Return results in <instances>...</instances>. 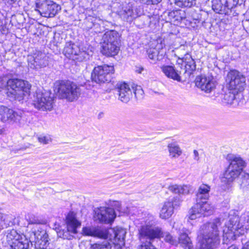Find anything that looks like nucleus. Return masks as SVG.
<instances>
[{
    "label": "nucleus",
    "mask_w": 249,
    "mask_h": 249,
    "mask_svg": "<svg viewBox=\"0 0 249 249\" xmlns=\"http://www.w3.org/2000/svg\"><path fill=\"white\" fill-rule=\"evenodd\" d=\"M119 34L115 30L107 31L103 36L101 43L120 44Z\"/></svg>",
    "instance_id": "393cba45"
},
{
    "label": "nucleus",
    "mask_w": 249,
    "mask_h": 249,
    "mask_svg": "<svg viewBox=\"0 0 249 249\" xmlns=\"http://www.w3.org/2000/svg\"><path fill=\"white\" fill-rule=\"evenodd\" d=\"M21 234L18 233V231L14 229L8 230L5 232L6 241L10 246L21 237Z\"/></svg>",
    "instance_id": "2f4dec72"
},
{
    "label": "nucleus",
    "mask_w": 249,
    "mask_h": 249,
    "mask_svg": "<svg viewBox=\"0 0 249 249\" xmlns=\"http://www.w3.org/2000/svg\"><path fill=\"white\" fill-rule=\"evenodd\" d=\"M142 218L138 219L141 225L139 228V238L142 244L139 249H156L151 243L155 238H159L163 233L161 229L154 225V216L146 212L143 213Z\"/></svg>",
    "instance_id": "20e7f679"
},
{
    "label": "nucleus",
    "mask_w": 249,
    "mask_h": 249,
    "mask_svg": "<svg viewBox=\"0 0 249 249\" xmlns=\"http://www.w3.org/2000/svg\"><path fill=\"white\" fill-rule=\"evenodd\" d=\"M66 222L67 224V231L63 232V238H67L69 240L73 238L72 235L67 236L68 232L72 234L77 233V228L81 226V222L77 219L76 213L73 212H70L66 216Z\"/></svg>",
    "instance_id": "f3484780"
},
{
    "label": "nucleus",
    "mask_w": 249,
    "mask_h": 249,
    "mask_svg": "<svg viewBox=\"0 0 249 249\" xmlns=\"http://www.w3.org/2000/svg\"><path fill=\"white\" fill-rule=\"evenodd\" d=\"M187 230L184 228H182L179 230V237L178 239L173 237L169 233H165L162 234L164 237V240L172 245L177 246L178 244L184 249H194L192 241L188 236L187 233Z\"/></svg>",
    "instance_id": "6e6552de"
},
{
    "label": "nucleus",
    "mask_w": 249,
    "mask_h": 249,
    "mask_svg": "<svg viewBox=\"0 0 249 249\" xmlns=\"http://www.w3.org/2000/svg\"><path fill=\"white\" fill-rule=\"evenodd\" d=\"M118 99L121 102L127 103L132 97V92L128 84L125 83H120L117 88Z\"/></svg>",
    "instance_id": "5701e85b"
},
{
    "label": "nucleus",
    "mask_w": 249,
    "mask_h": 249,
    "mask_svg": "<svg viewBox=\"0 0 249 249\" xmlns=\"http://www.w3.org/2000/svg\"><path fill=\"white\" fill-rule=\"evenodd\" d=\"M195 0H175L176 5L180 7H191L192 6Z\"/></svg>",
    "instance_id": "58836bf2"
},
{
    "label": "nucleus",
    "mask_w": 249,
    "mask_h": 249,
    "mask_svg": "<svg viewBox=\"0 0 249 249\" xmlns=\"http://www.w3.org/2000/svg\"><path fill=\"white\" fill-rule=\"evenodd\" d=\"M28 62L31 68L38 69L48 65V57L45 53L36 51L33 55L28 56Z\"/></svg>",
    "instance_id": "a211bd4d"
},
{
    "label": "nucleus",
    "mask_w": 249,
    "mask_h": 249,
    "mask_svg": "<svg viewBox=\"0 0 249 249\" xmlns=\"http://www.w3.org/2000/svg\"><path fill=\"white\" fill-rule=\"evenodd\" d=\"M184 54H187L186 60H182L185 63V73L187 74L189 76L191 74L192 71L196 70V65L195 60L192 58L191 54L188 53L187 51H185L183 55Z\"/></svg>",
    "instance_id": "c756f323"
},
{
    "label": "nucleus",
    "mask_w": 249,
    "mask_h": 249,
    "mask_svg": "<svg viewBox=\"0 0 249 249\" xmlns=\"http://www.w3.org/2000/svg\"><path fill=\"white\" fill-rule=\"evenodd\" d=\"M101 53L107 56H114L117 55L120 51V44L101 43Z\"/></svg>",
    "instance_id": "a878e982"
},
{
    "label": "nucleus",
    "mask_w": 249,
    "mask_h": 249,
    "mask_svg": "<svg viewBox=\"0 0 249 249\" xmlns=\"http://www.w3.org/2000/svg\"><path fill=\"white\" fill-rule=\"evenodd\" d=\"M110 231L114 233L113 244L114 247L117 245L122 247L124 245V237L126 234L125 230L120 227H118L115 229H111Z\"/></svg>",
    "instance_id": "bb28decb"
},
{
    "label": "nucleus",
    "mask_w": 249,
    "mask_h": 249,
    "mask_svg": "<svg viewBox=\"0 0 249 249\" xmlns=\"http://www.w3.org/2000/svg\"><path fill=\"white\" fill-rule=\"evenodd\" d=\"M134 93L136 98H141L143 95V91L141 86H137L134 90Z\"/></svg>",
    "instance_id": "a18cd8bd"
},
{
    "label": "nucleus",
    "mask_w": 249,
    "mask_h": 249,
    "mask_svg": "<svg viewBox=\"0 0 249 249\" xmlns=\"http://www.w3.org/2000/svg\"><path fill=\"white\" fill-rule=\"evenodd\" d=\"M116 205H118V206H119V205H120V204H119V202H116Z\"/></svg>",
    "instance_id": "8fccbe9b"
},
{
    "label": "nucleus",
    "mask_w": 249,
    "mask_h": 249,
    "mask_svg": "<svg viewBox=\"0 0 249 249\" xmlns=\"http://www.w3.org/2000/svg\"><path fill=\"white\" fill-rule=\"evenodd\" d=\"M113 11L123 21L131 22L137 17L141 16L142 12L130 3L124 1V0H116L112 4Z\"/></svg>",
    "instance_id": "423d86ee"
},
{
    "label": "nucleus",
    "mask_w": 249,
    "mask_h": 249,
    "mask_svg": "<svg viewBox=\"0 0 249 249\" xmlns=\"http://www.w3.org/2000/svg\"><path fill=\"white\" fill-rule=\"evenodd\" d=\"M221 222L215 219L213 222L204 224L201 227L200 233L197 236V247L199 249H216L220 244V239L218 227ZM228 249H238L232 245ZM242 249H249V241L243 244Z\"/></svg>",
    "instance_id": "f03ea898"
},
{
    "label": "nucleus",
    "mask_w": 249,
    "mask_h": 249,
    "mask_svg": "<svg viewBox=\"0 0 249 249\" xmlns=\"http://www.w3.org/2000/svg\"><path fill=\"white\" fill-rule=\"evenodd\" d=\"M53 228L57 234V236L59 237H61L62 236V229L61 224L57 222H55L54 223Z\"/></svg>",
    "instance_id": "37998d69"
},
{
    "label": "nucleus",
    "mask_w": 249,
    "mask_h": 249,
    "mask_svg": "<svg viewBox=\"0 0 249 249\" xmlns=\"http://www.w3.org/2000/svg\"><path fill=\"white\" fill-rule=\"evenodd\" d=\"M162 72L168 78L177 81H181L180 72L176 70L172 66H163L161 67Z\"/></svg>",
    "instance_id": "cd10ccee"
},
{
    "label": "nucleus",
    "mask_w": 249,
    "mask_h": 249,
    "mask_svg": "<svg viewBox=\"0 0 249 249\" xmlns=\"http://www.w3.org/2000/svg\"><path fill=\"white\" fill-rule=\"evenodd\" d=\"M185 51H187L188 53H189V51L188 50V47L186 45H181L177 50V53L179 55L178 58L182 60H186V55L187 54H183V53L185 52Z\"/></svg>",
    "instance_id": "ea45409f"
},
{
    "label": "nucleus",
    "mask_w": 249,
    "mask_h": 249,
    "mask_svg": "<svg viewBox=\"0 0 249 249\" xmlns=\"http://www.w3.org/2000/svg\"><path fill=\"white\" fill-rule=\"evenodd\" d=\"M218 219L221 222V224L224 223L222 231L224 244L235 240L239 235L244 234L245 230H249V211L245 212L239 217L234 211H232L230 212L226 221H225L224 219L221 221L220 218Z\"/></svg>",
    "instance_id": "7ed1b4c3"
},
{
    "label": "nucleus",
    "mask_w": 249,
    "mask_h": 249,
    "mask_svg": "<svg viewBox=\"0 0 249 249\" xmlns=\"http://www.w3.org/2000/svg\"><path fill=\"white\" fill-rule=\"evenodd\" d=\"M29 224H40L43 223V220L34 214H30L27 218Z\"/></svg>",
    "instance_id": "a19ab883"
},
{
    "label": "nucleus",
    "mask_w": 249,
    "mask_h": 249,
    "mask_svg": "<svg viewBox=\"0 0 249 249\" xmlns=\"http://www.w3.org/2000/svg\"><path fill=\"white\" fill-rule=\"evenodd\" d=\"M10 0L12 1H14V0Z\"/></svg>",
    "instance_id": "3c124183"
},
{
    "label": "nucleus",
    "mask_w": 249,
    "mask_h": 249,
    "mask_svg": "<svg viewBox=\"0 0 249 249\" xmlns=\"http://www.w3.org/2000/svg\"><path fill=\"white\" fill-rule=\"evenodd\" d=\"M115 249H125L124 247H120V245H117L116 246V247H114Z\"/></svg>",
    "instance_id": "09e8293b"
},
{
    "label": "nucleus",
    "mask_w": 249,
    "mask_h": 249,
    "mask_svg": "<svg viewBox=\"0 0 249 249\" xmlns=\"http://www.w3.org/2000/svg\"><path fill=\"white\" fill-rule=\"evenodd\" d=\"M210 186L202 184L199 187L196 194V204L189 211V218L195 219L202 216H207L213 214L214 207L207 200L210 197Z\"/></svg>",
    "instance_id": "39448f33"
},
{
    "label": "nucleus",
    "mask_w": 249,
    "mask_h": 249,
    "mask_svg": "<svg viewBox=\"0 0 249 249\" xmlns=\"http://www.w3.org/2000/svg\"><path fill=\"white\" fill-rule=\"evenodd\" d=\"M38 140L39 142L43 144H47L52 142V138L50 135H41L38 137Z\"/></svg>",
    "instance_id": "79ce46f5"
},
{
    "label": "nucleus",
    "mask_w": 249,
    "mask_h": 249,
    "mask_svg": "<svg viewBox=\"0 0 249 249\" xmlns=\"http://www.w3.org/2000/svg\"><path fill=\"white\" fill-rule=\"evenodd\" d=\"M147 53L151 63H156L157 61L162 60L164 57V53L162 51H159L156 48L148 49L147 50Z\"/></svg>",
    "instance_id": "c85d7f7f"
},
{
    "label": "nucleus",
    "mask_w": 249,
    "mask_h": 249,
    "mask_svg": "<svg viewBox=\"0 0 249 249\" xmlns=\"http://www.w3.org/2000/svg\"><path fill=\"white\" fill-rule=\"evenodd\" d=\"M238 2L239 0H212V8L216 13L228 15Z\"/></svg>",
    "instance_id": "4468645a"
},
{
    "label": "nucleus",
    "mask_w": 249,
    "mask_h": 249,
    "mask_svg": "<svg viewBox=\"0 0 249 249\" xmlns=\"http://www.w3.org/2000/svg\"><path fill=\"white\" fill-rule=\"evenodd\" d=\"M111 244L107 241L94 243L91 246V249H111Z\"/></svg>",
    "instance_id": "4c0bfd02"
},
{
    "label": "nucleus",
    "mask_w": 249,
    "mask_h": 249,
    "mask_svg": "<svg viewBox=\"0 0 249 249\" xmlns=\"http://www.w3.org/2000/svg\"><path fill=\"white\" fill-rule=\"evenodd\" d=\"M168 189L175 194H187L190 191V186L174 184L170 185L168 187Z\"/></svg>",
    "instance_id": "473e14b6"
},
{
    "label": "nucleus",
    "mask_w": 249,
    "mask_h": 249,
    "mask_svg": "<svg viewBox=\"0 0 249 249\" xmlns=\"http://www.w3.org/2000/svg\"><path fill=\"white\" fill-rule=\"evenodd\" d=\"M94 212L95 219L104 223L112 222L117 215L115 210L110 207H100L95 209Z\"/></svg>",
    "instance_id": "dca6fc26"
},
{
    "label": "nucleus",
    "mask_w": 249,
    "mask_h": 249,
    "mask_svg": "<svg viewBox=\"0 0 249 249\" xmlns=\"http://www.w3.org/2000/svg\"><path fill=\"white\" fill-rule=\"evenodd\" d=\"M12 217L10 215L0 213V231L9 226Z\"/></svg>",
    "instance_id": "c9c22d12"
},
{
    "label": "nucleus",
    "mask_w": 249,
    "mask_h": 249,
    "mask_svg": "<svg viewBox=\"0 0 249 249\" xmlns=\"http://www.w3.org/2000/svg\"><path fill=\"white\" fill-rule=\"evenodd\" d=\"M227 160L229 165L221 178V182L229 188L239 177V183L244 192L249 191V174L243 172L246 166V161L239 156L228 154Z\"/></svg>",
    "instance_id": "f257e3e1"
},
{
    "label": "nucleus",
    "mask_w": 249,
    "mask_h": 249,
    "mask_svg": "<svg viewBox=\"0 0 249 249\" xmlns=\"http://www.w3.org/2000/svg\"><path fill=\"white\" fill-rule=\"evenodd\" d=\"M35 239L33 241L36 246H38L40 249H47L45 248L48 244V235L44 230L35 231L33 232Z\"/></svg>",
    "instance_id": "b1692460"
},
{
    "label": "nucleus",
    "mask_w": 249,
    "mask_h": 249,
    "mask_svg": "<svg viewBox=\"0 0 249 249\" xmlns=\"http://www.w3.org/2000/svg\"><path fill=\"white\" fill-rule=\"evenodd\" d=\"M170 156L171 158H176L178 157L182 153L179 147L175 143H171L168 145Z\"/></svg>",
    "instance_id": "f704fd0d"
},
{
    "label": "nucleus",
    "mask_w": 249,
    "mask_h": 249,
    "mask_svg": "<svg viewBox=\"0 0 249 249\" xmlns=\"http://www.w3.org/2000/svg\"><path fill=\"white\" fill-rule=\"evenodd\" d=\"M21 237L10 246L12 249H28L30 241L23 234Z\"/></svg>",
    "instance_id": "7c9ffc66"
},
{
    "label": "nucleus",
    "mask_w": 249,
    "mask_h": 249,
    "mask_svg": "<svg viewBox=\"0 0 249 249\" xmlns=\"http://www.w3.org/2000/svg\"><path fill=\"white\" fill-rule=\"evenodd\" d=\"M179 199L175 197L171 200L165 201L160 210V217L164 219L170 218L174 213V210L179 207Z\"/></svg>",
    "instance_id": "aec40b11"
},
{
    "label": "nucleus",
    "mask_w": 249,
    "mask_h": 249,
    "mask_svg": "<svg viewBox=\"0 0 249 249\" xmlns=\"http://www.w3.org/2000/svg\"><path fill=\"white\" fill-rule=\"evenodd\" d=\"M33 102L35 107L39 109L51 110L53 107V98L48 92L36 91L34 95Z\"/></svg>",
    "instance_id": "ddd939ff"
},
{
    "label": "nucleus",
    "mask_w": 249,
    "mask_h": 249,
    "mask_svg": "<svg viewBox=\"0 0 249 249\" xmlns=\"http://www.w3.org/2000/svg\"><path fill=\"white\" fill-rule=\"evenodd\" d=\"M109 231L102 230L98 227L89 226L85 227L82 229V234L85 236H93L100 238H108Z\"/></svg>",
    "instance_id": "4be33fe9"
},
{
    "label": "nucleus",
    "mask_w": 249,
    "mask_h": 249,
    "mask_svg": "<svg viewBox=\"0 0 249 249\" xmlns=\"http://www.w3.org/2000/svg\"><path fill=\"white\" fill-rule=\"evenodd\" d=\"M62 81H57L54 83L53 91L56 97L62 98Z\"/></svg>",
    "instance_id": "e433bc0d"
},
{
    "label": "nucleus",
    "mask_w": 249,
    "mask_h": 249,
    "mask_svg": "<svg viewBox=\"0 0 249 249\" xmlns=\"http://www.w3.org/2000/svg\"><path fill=\"white\" fill-rule=\"evenodd\" d=\"M63 54L68 58L77 61H83L89 59V54L77 44L71 42L66 43L63 50Z\"/></svg>",
    "instance_id": "9d476101"
},
{
    "label": "nucleus",
    "mask_w": 249,
    "mask_h": 249,
    "mask_svg": "<svg viewBox=\"0 0 249 249\" xmlns=\"http://www.w3.org/2000/svg\"><path fill=\"white\" fill-rule=\"evenodd\" d=\"M226 82L230 90L242 91L246 85V77L240 72L236 70L231 71L228 72Z\"/></svg>",
    "instance_id": "9b49d317"
},
{
    "label": "nucleus",
    "mask_w": 249,
    "mask_h": 249,
    "mask_svg": "<svg viewBox=\"0 0 249 249\" xmlns=\"http://www.w3.org/2000/svg\"><path fill=\"white\" fill-rule=\"evenodd\" d=\"M80 88L74 83L67 81L63 83V98L70 102L77 100L80 95Z\"/></svg>",
    "instance_id": "6ab92c4d"
},
{
    "label": "nucleus",
    "mask_w": 249,
    "mask_h": 249,
    "mask_svg": "<svg viewBox=\"0 0 249 249\" xmlns=\"http://www.w3.org/2000/svg\"><path fill=\"white\" fill-rule=\"evenodd\" d=\"M194 159L196 161H198L199 160V154L197 150H194Z\"/></svg>",
    "instance_id": "49530a36"
},
{
    "label": "nucleus",
    "mask_w": 249,
    "mask_h": 249,
    "mask_svg": "<svg viewBox=\"0 0 249 249\" xmlns=\"http://www.w3.org/2000/svg\"><path fill=\"white\" fill-rule=\"evenodd\" d=\"M7 84L8 87L12 90L11 93L14 98L19 101L30 93L31 85L27 81L18 79H10Z\"/></svg>",
    "instance_id": "0eeeda50"
},
{
    "label": "nucleus",
    "mask_w": 249,
    "mask_h": 249,
    "mask_svg": "<svg viewBox=\"0 0 249 249\" xmlns=\"http://www.w3.org/2000/svg\"><path fill=\"white\" fill-rule=\"evenodd\" d=\"M196 85L206 92H211L215 87L214 81L211 77L198 76L196 79Z\"/></svg>",
    "instance_id": "412c9836"
},
{
    "label": "nucleus",
    "mask_w": 249,
    "mask_h": 249,
    "mask_svg": "<svg viewBox=\"0 0 249 249\" xmlns=\"http://www.w3.org/2000/svg\"><path fill=\"white\" fill-rule=\"evenodd\" d=\"M96 21H101L100 19L95 18L94 21L92 20V25L94 27H95L96 26H98L99 25V23L97 22Z\"/></svg>",
    "instance_id": "de8ad7c7"
},
{
    "label": "nucleus",
    "mask_w": 249,
    "mask_h": 249,
    "mask_svg": "<svg viewBox=\"0 0 249 249\" xmlns=\"http://www.w3.org/2000/svg\"><path fill=\"white\" fill-rule=\"evenodd\" d=\"M24 111L21 109L13 110L3 106H0V120L3 122H17L24 117Z\"/></svg>",
    "instance_id": "f8f14e48"
},
{
    "label": "nucleus",
    "mask_w": 249,
    "mask_h": 249,
    "mask_svg": "<svg viewBox=\"0 0 249 249\" xmlns=\"http://www.w3.org/2000/svg\"><path fill=\"white\" fill-rule=\"evenodd\" d=\"M179 11H175L169 13V16L170 18L171 22L174 24L178 25L181 24L185 20V18L181 16Z\"/></svg>",
    "instance_id": "72a5a7b5"
},
{
    "label": "nucleus",
    "mask_w": 249,
    "mask_h": 249,
    "mask_svg": "<svg viewBox=\"0 0 249 249\" xmlns=\"http://www.w3.org/2000/svg\"><path fill=\"white\" fill-rule=\"evenodd\" d=\"M37 7L40 15L46 18H51L54 16L57 12L61 9L60 6L51 0H46L40 4L36 3Z\"/></svg>",
    "instance_id": "2eb2a0df"
},
{
    "label": "nucleus",
    "mask_w": 249,
    "mask_h": 249,
    "mask_svg": "<svg viewBox=\"0 0 249 249\" xmlns=\"http://www.w3.org/2000/svg\"><path fill=\"white\" fill-rule=\"evenodd\" d=\"M235 93L230 91L224 95V99L228 100V103H231L235 99Z\"/></svg>",
    "instance_id": "c03bdc74"
},
{
    "label": "nucleus",
    "mask_w": 249,
    "mask_h": 249,
    "mask_svg": "<svg viewBox=\"0 0 249 249\" xmlns=\"http://www.w3.org/2000/svg\"><path fill=\"white\" fill-rule=\"evenodd\" d=\"M114 69L113 66L104 65L94 68L91 73L92 81L97 83L109 82L111 81Z\"/></svg>",
    "instance_id": "1a4fd4ad"
}]
</instances>
